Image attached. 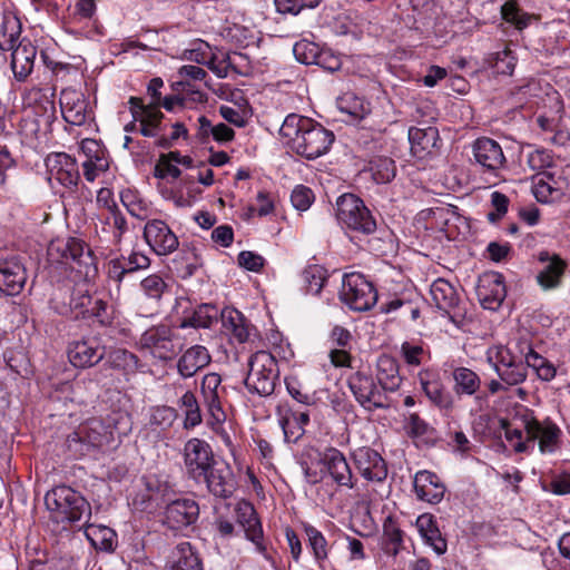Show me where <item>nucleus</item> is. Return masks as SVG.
Segmentation results:
<instances>
[{
  "label": "nucleus",
  "instance_id": "1",
  "mask_svg": "<svg viewBox=\"0 0 570 570\" xmlns=\"http://www.w3.org/2000/svg\"><path fill=\"white\" fill-rule=\"evenodd\" d=\"M279 134L289 139L293 151L308 160L326 154L335 138L333 131L321 124L296 114L285 118Z\"/></svg>",
  "mask_w": 570,
  "mask_h": 570
},
{
  "label": "nucleus",
  "instance_id": "2",
  "mask_svg": "<svg viewBox=\"0 0 570 570\" xmlns=\"http://www.w3.org/2000/svg\"><path fill=\"white\" fill-rule=\"evenodd\" d=\"M45 504L57 522L87 524L91 518V505L77 490L68 485H57L45 495Z\"/></svg>",
  "mask_w": 570,
  "mask_h": 570
},
{
  "label": "nucleus",
  "instance_id": "3",
  "mask_svg": "<svg viewBox=\"0 0 570 570\" xmlns=\"http://www.w3.org/2000/svg\"><path fill=\"white\" fill-rule=\"evenodd\" d=\"M518 420L522 423L525 442L513 444L517 453H530L535 444L542 454L553 453L559 449L561 430L551 419L540 421L532 411L525 410Z\"/></svg>",
  "mask_w": 570,
  "mask_h": 570
},
{
  "label": "nucleus",
  "instance_id": "4",
  "mask_svg": "<svg viewBox=\"0 0 570 570\" xmlns=\"http://www.w3.org/2000/svg\"><path fill=\"white\" fill-rule=\"evenodd\" d=\"M279 376L276 358L266 351L254 353L248 361V373L244 381L249 393L269 396Z\"/></svg>",
  "mask_w": 570,
  "mask_h": 570
},
{
  "label": "nucleus",
  "instance_id": "5",
  "mask_svg": "<svg viewBox=\"0 0 570 570\" xmlns=\"http://www.w3.org/2000/svg\"><path fill=\"white\" fill-rule=\"evenodd\" d=\"M336 217L347 228L371 235L376 230V220L363 200L353 194H344L336 202Z\"/></svg>",
  "mask_w": 570,
  "mask_h": 570
},
{
  "label": "nucleus",
  "instance_id": "6",
  "mask_svg": "<svg viewBox=\"0 0 570 570\" xmlns=\"http://www.w3.org/2000/svg\"><path fill=\"white\" fill-rule=\"evenodd\" d=\"M340 297L351 309L366 312L377 302V292L363 274L352 272L343 276Z\"/></svg>",
  "mask_w": 570,
  "mask_h": 570
},
{
  "label": "nucleus",
  "instance_id": "7",
  "mask_svg": "<svg viewBox=\"0 0 570 570\" xmlns=\"http://www.w3.org/2000/svg\"><path fill=\"white\" fill-rule=\"evenodd\" d=\"M347 385L357 403L370 412L392 406V399L387 392L383 391L371 375L355 372L350 375Z\"/></svg>",
  "mask_w": 570,
  "mask_h": 570
},
{
  "label": "nucleus",
  "instance_id": "8",
  "mask_svg": "<svg viewBox=\"0 0 570 570\" xmlns=\"http://www.w3.org/2000/svg\"><path fill=\"white\" fill-rule=\"evenodd\" d=\"M487 361L507 386L519 385L527 380L528 371L523 360L502 345L490 347Z\"/></svg>",
  "mask_w": 570,
  "mask_h": 570
},
{
  "label": "nucleus",
  "instance_id": "9",
  "mask_svg": "<svg viewBox=\"0 0 570 570\" xmlns=\"http://www.w3.org/2000/svg\"><path fill=\"white\" fill-rule=\"evenodd\" d=\"M48 256L52 262L69 264L75 263L79 267L95 266V257L90 247L80 238L66 237L50 242Z\"/></svg>",
  "mask_w": 570,
  "mask_h": 570
},
{
  "label": "nucleus",
  "instance_id": "10",
  "mask_svg": "<svg viewBox=\"0 0 570 570\" xmlns=\"http://www.w3.org/2000/svg\"><path fill=\"white\" fill-rule=\"evenodd\" d=\"M183 458L186 475L196 483H200L208 469L217 461L210 444L198 438L189 439L185 443Z\"/></svg>",
  "mask_w": 570,
  "mask_h": 570
},
{
  "label": "nucleus",
  "instance_id": "11",
  "mask_svg": "<svg viewBox=\"0 0 570 570\" xmlns=\"http://www.w3.org/2000/svg\"><path fill=\"white\" fill-rule=\"evenodd\" d=\"M175 333L167 325H158L145 331L140 338V348L160 361L171 360L176 353Z\"/></svg>",
  "mask_w": 570,
  "mask_h": 570
},
{
  "label": "nucleus",
  "instance_id": "12",
  "mask_svg": "<svg viewBox=\"0 0 570 570\" xmlns=\"http://www.w3.org/2000/svg\"><path fill=\"white\" fill-rule=\"evenodd\" d=\"M108 441L107 428L99 420H91L67 436L66 444L70 452L85 454L90 448H99Z\"/></svg>",
  "mask_w": 570,
  "mask_h": 570
},
{
  "label": "nucleus",
  "instance_id": "13",
  "mask_svg": "<svg viewBox=\"0 0 570 570\" xmlns=\"http://www.w3.org/2000/svg\"><path fill=\"white\" fill-rule=\"evenodd\" d=\"M49 180L56 179L66 188L75 189L80 180L77 160L66 153H52L45 160Z\"/></svg>",
  "mask_w": 570,
  "mask_h": 570
},
{
  "label": "nucleus",
  "instance_id": "14",
  "mask_svg": "<svg viewBox=\"0 0 570 570\" xmlns=\"http://www.w3.org/2000/svg\"><path fill=\"white\" fill-rule=\"evenodd\" d=\"M199 505L191 498L169 500L165 508L164 523L173 530H183L196 523Z\"/></svg>",
  "mask_w": 570,
  "mask_h": 570
},
{
  "label": "nucleus",
  "instance_id": "15",
  "mask_svg": "<svg viewBox=\"0 0 570 570\" xmlns=\"http://www.w3.org/2000/svg\"><path fill=\"white\" fill-rule=\"evenodd\" d=\"M106 355V347L96 336L72 341L68 345L70 363L80 368L98 364Z\"/></svg>",
  "mask_w": 570,
  "mask_h": 570
},
{
  "label": "nucleus",
  "instance_id": "16",
  "mask_svg": "<svg viewBox=\"0 0 570 570\" xmlns=\"http://www.w3.org/2000/svg\"><path fill=\"white\" fill-rule=\"evenodd\" d=\"M207 475L200 481L207 487V490L215 497L227 499L236 490V480L232 466L225 461H216L208 469Z\"/></svg>",
  "mask_w": 570,
  "mask_h": 570
},
{
  "label": "nucleus",
  "instance_id": "17",
  "mask_svg": "<svg viewBox=\"0 0 570 570\" xmlns=\"http://www.w3.org/2000/svg\"><path fill=\"white\" fill-rule=\"evenodd\" d=\"M473 157L484 171L498 177V171L505 166L507 159L499 142L481 137L472 145Z\"/></svg>",
  "mask_w": 570,
  "mask_h": 570
},
{
  "label": "nucleus",
  "instance_id": "18",
  "mask_svg": "<svg viewBox=\"0 0 570 570\" xmlns=\"http://www.w3.org/2000/svg\"><path fill=\"white\" fill-rule=\"evenodd\" d=\"M144 237L147 244L157 255H168L179 246L178 237L169 226L160 219L147 222L144 228Z\"/></svg>",
  "mask_w": 570,
  "mask_h": 570
},
{
  "label": "nucleus",
  "instance_id": "19",
  "mask_svg": "<svg viewBox=\"0 0 570 570\" xmlns=\"http://www.w3.org/2000/svg\"><path fill=\"white\" fill-rule=\"evenodd\" d=\"M24 264L19 257L0 261V293L7 296L19 295L27 282Z\"/></svg>",
  "mask_w": 570,
  "mask_h": 570
},
{
  "label": "nucleus",
  "instance_id": "20",
  "mask_svg": "<svg viewBox=\"0 0 570 570\" xmlns=\"http://www.w3.org/2000/svg\"><path fill=\"white\" fill-rule=\"evenodd\" d=\"M8 48H4L3 42L0 41V48L3 50H12L11 53V69L14 78L18 81H24L32 72L35 59L37 56V48L29 40H22L14 47L13 35H10Z\"/></svg>",
  "mask_w": 570,
  "mask_h": 570
},
{
  "label": "nucleus",
  "instance_id": "21",
  "mask_svg": "<svg viewBox=\"0 0 570 570\" xmlns=\"http://www.w3.org/2000/svg\"><path fill=\"white\" fill-rule=\"evenodd\" d=\"M507 295L503 276L499 273H485L479 278L476 296L483 308L497 311Z\"/></svg>",
  "mask_w": 570,
  "mask_h": 570
},
{
  "label": "nucleus",
  "instance_id": "22",
  "mask_svg": "<svg viewBox=\"0 0 570 570\" xmlns=\"http://www.w3.org/2000/svg\"><path fill=\"white\" fill-rule=\"evenodd\" d=\"M320 463L324 468L325 475L340 487L354 488L353 473L344 454L335 449L328 448L320 455Z\"/></svg>",
  "mask_w": 570,
  "mask_h": 570
},
{
  "label": "nucleus",
  "instance_id": "23",
  "mask_svg": "<svg viewBox=\"0 0 570 570\" xmlns=\"http://www.w3.org/2000/svg\"><path fill=\"white\" fill-rule=\"evenodd\" d=\"M356 468L361 475L375 482H382L387 476V466L379 452L370 448L358 449L354 453Z\"/></svg>",
  "mask_w": 570,
  "mask_h": 570
},
{
  "label": "nucleus",
  "instance_id": "24",
  "mask_svg": "<svg viewBox=\"0 0 570 570\" xmlns=\"http://www.w3.org/2000/svg\"><path fill=\"white\" fill-rule=\"evenodd\" d=\"M421 389L429 401L441 410L453 406L452 397L446 392L438 373L429 370L421 371L417 375Z\"/></svg>",
  "mask_w": 570,
  "mask_h": 570
},
{
  "label": "nucleus",
  "instance_id": "25",
  "mask_svg": "<svg viewBox=\"0 0 570 570\" xmlns=\"http://www.w3.org/2000/svg\"><path fill=\"white\" fill-rule=\"evenodd\" d=\"M413 485L417 499L431 504L441 502L445 493V485L440 478L428 470L415 474Z\"/></svg>",
  "mask_w": 570,
  "mask_h": 570
},
{
  "label": "nucleus",
  "instance_id": "26",
  "mask_svg": "<svg viewBox=\"0 0 570 570\" xmlns=\"http://www.w3.org/2000/svg\"><path fill=\"white\" fill-rule=\"evenodd\" d=\"M212 361L208 350L203 345H194L187 348L177 362V371L184 379L196 375Z\"/></svg>",
  "mask_w": 570,
  "mask_h": 570
},
{
  "label": "nucleus",
  "instance_id": "27",
  "mask_svg": "<svg viewBox=\"0 0 570 570\" xmlns=\"http://www.w3.org/2000/svg\"><path fill=\"white\" fill-rule=\"evenodd\" d=\"M409 141L413 156L423 159L438 148L439 130L435 127H411L409 129Z\"/></svg>",
  "mask_w": 570,
  "mask_h": 570
},
{
  "label": "nucleus",
  "instance_id": "28",
  "mask_svg": "<svg viewBox=\"0 0 570 570\" xmlns=\"http://www.w3.org/2000/svg\"><path fill=\"white\" fill-rule=\"evenodd\" d=\"M376 381L383 391L393 393L402 384L397 361L390 355H381L377 360Z\"/></svg>",
  "mask_w": 570,
  "mask_h": 570
},
{
  "label": "nucleus",
  "instance_id": "29",
  "mask_svg": "<svg viewBox=\"0 0 570 570\" xmlns=\"http://www.w3.org/2000/svg\"><path fill=\"white\" fill-rule=\"evenodd\" d=\"M308 412H296L292 409H285L284 412L281 413L279 419L285 441L288 443L297 442L304 435V426L308 424Z\"/></svg>",
  "mask_w": 570,
  "mask_h": 570
},
{
  "label": "nucleus",
  "instance_id": "30",
  "mask_svg": "<svg viewBox=\"0 0 570 570\" xmlns=\"http://www.w3.org/2000/svg\"><path fill=\"white\" fill-rule=\"evenodd\" d=\"M166 570H204L199 556L189 542H181L171 551Z\"/></svg>",
  "mask_w": 570,
  "mask_h": 570
},
{
  "label": "nucleus",
  "instance_id": "31",
  "mask_svg": "<svg viewBox=\"0 0 570 570\" xmlns=\"http://www.w3.org/2000/svg\"><path fill=\"white\" fill-rule=\"evenodd\" d=\"M415 525L426 544L431 546L438 554L445 553L448 549L446 540L442 537L432 514H421L416 519Z\"/></svg>",
  "mask_w": 570,
  "mask_h": 570
},
{
  "label": "nucleus",
  "instance_id": "32",
  "mask_svg": "<svg viewBox=\"0 0 570 570\" xmlns=\"http://www.w3.org/2000/svg\"><path fill=\"white\" fill-rule=\"evenodd\" d=\"M238 522L243 527L246 538L255 543L259 551H264L262 524L252 504L245 503L239 507Z\"/></svg>",
  "mask_w": 570,
  "mask_h": 570
},
{
  "label": "nucleus",
  "instance_id": "33",
  "mask_svg": "<svg viewBox=\"0 0 570 570\" xmlns=\"http://www.w3.org/2000/svg\"><path fill=\"white\" fill-rule=\"evenodd\" d=\"M223 327L238 343H245L249 338V324L245 316L233 307H225L220 311Z\"/></svg>",
  "mask_w": 570,
  "mask_h": 570
},
{
  "label": "nucleus",
  "instance_id": "34",
  "mask_svg": "<svg viewBox=\"0 0 570 570\" xmlns=\"http://www.w3.org/2000/svg\"><path fill=\"white\" fill-rule=\"evenodd\" d=\"M62 116L67 122L81 125L86 120V101L76 91H62L60 96Z\"/></svg>",
  "mask_w": 570,
  "mask_h": 570
},
{
  "label": "nucleus",
  "instance_id": "35",
  "mask_svg": "<svg viewBox=\"0 0 570 570\" xmlns=\"http://www.w3.org/2000/svg\"><path fill=\"white\" fill-rule=\"evenodd\" d=\"M430 294L435 306L446 314L459 304V296L455 288L443 278H439L432 283Z\"/></svg>",
  "mask_w": 570,
  "mask_h": 570
},
{
  "label": "nucleus",
  "instance_id": "36",
  "mask_svg": "<svg viewBox=\"0 0 570 570\" xmlns=\"http://www.w3.org/2000/svg\"><path fill=\"white\" fill-rule=\"evenodd\" d=\"M453 391L458 396H473L481 389L480 376L471 368L459 366L452 371Z\"/></svg>",
  "mask_w": 570,
  "mask_h": 570
},
{
  "label": "nucleus",
  "instance_id": "37",
  "mask_svg": "<svg viewBox=\"0 0 570 570\" xmlns=\"http://www.w3.org/2000/svg\"><path fill=\"white\" fill-rule=\"evenodd\" d=\"M177 274L181 278H189L202 267L203 261L193 244H183L180 253L174 259Z\"/></svg>",
  "mask_w": 570,
  "mask_h": 570
},
{
  "label": "nucleus",
  "instance_id": "38",
  "mask_svg": "<svg viewBox=\"0 0 570 570\" xmlns=\"http://www.w3.org/2000/svg\"><path fill=\"white\" fill-rule=\"evenodd\" d=\"M337 107L355 120H361L371 112L370 101L352 91L344 92L337 99Z\"/></svg>",
  "mask_w": 570,
  "mask_h": 570
},
{
  "label": "nucleus",
  "instance_id": "39",
  "mask_svg": "<svg viewBox=\"0 0 570 570\" xmlns=\"http://www.w3.org/2000/svg\"><path fill=\"white\" fill-rule=\"evenodd\" d=\"M220 311L213 304H200L190 316H186L181 327H203L208 328L218 321Z\"/></svg>",
  "mask_w": 570,
  "mask_h": 570
},
{
  "label": "nucleus",
  "instance_id": "40",
  "mask_svg": "<svg viewBox=\"0 0 570 570\" xmlns=\"http://www.w3.org/2000/svg\"><path fill=\"white\" fill-rule=\"evenodd\" d=\"M382 548L386 554L393 557L403 548V531L391 515L383 523Z\"/></svg>",
  "mask_w": 570,
  "mask_h": 570
},
{
  "label": "nucleus",
  "instance_id": "41",
  "mask_svg": "<svg viewBox=\"0 0 570 570\" xmlns=\"http://www.w3.org/2000/svg\"><path fill=\"white\" fill-rule=\"evenodd\" d=\"M567 264L558 255H553L546 267L537 275L538 284L543 289H552L559 286Z\"/></svg>",
  "mask_w": 570,
  "mask_h": 570
},
{
  "label": "nucleus",
  "instance_id": "42",
  "mask_svg": "<svg viewBox=\"0 0 570 570\" xmlns=\"http://www.w3.org/2000/svg\"><path fill=\"white\" fill-rule=\"evenodd\" d=\"M150 259L146 255L132 252L127 258L117 259L112 262V273L118 282H120L126 274L134 273L139 269L148 268Z\"/></svg>",
  "mask_w": 570,
  "mask_h": 570
},
{
  "label": "nucleus",
  "instance_id": "43",
  "mask_svg": "<svg viewBox=\"0 0 570 570\" xmlns=\"http://www.w3.org/2000/svg\"><path fill=\"white\" fill-rule=\"evenodd\" d=\"M178 73L181 80L177 82V85L181 86L184 91L190 92L195 101H204L206 99L205 94L195 89L189 80H203L207 76V72L198 66L186 65L179 69Z\"/></svg>",
  "mask_w": 570,
  "mask_h": 570
},
{
  "label": "nucleus",
  "instance_id": "44",
  "mask_svg": "<svg viewBox=\"0 0 570 570\" xmlns=\"http://www.w3.org/2000/svg\"><path fill=\"white\" fill-rule=\"evenodd\" d=\"M368 168L377 184L390 183L396 174L395 161L390 157H373L368 163Z\"/></svg>",
  "mask_w": 570,
  "mask_h": 570
},
{
  "label": "nucleus",
  "instance_id": "45",
  "mask_svg": "<svg viewBox=\"0 0 570 570\" xmlns=\"http://www.w3.org/2000/svg\"><path fill=\"white\" fill-rule=\"evenodd\" d=\"M303 529L316 561L322 562L327 559L328 546L323 533L308 523H303Z\"/></svg>",
  "mask_w": 570,
  "mask_h": 570
},
{
  "label": "nucleus",
  "instance_id": "46",
  "mask_svg": "<svg viewBox=\"0 0 570 570\" xmlns=\"http://www.w3.org/2000/svg\"><path fill=\"white\" fill-rule=\"evenodd\" d=\"M86 537L97 549L109 551L112 550L115 532L107 527H95L86 524Z\"/></svg>",
  "mask_w": 570,
  "mask_h": 570
},
{
  "label": "nucleus",
  "instance_id": "47",
  "mask_svg": "<svg viewBox=\"0 0 570 570\" xmlns=\"http://www.w3.org/2000/svg\"><path fill=\"white\" fill-rule=\"evenodd\" d=\"M501 16L503 20L514 24L518 29L527 28L532 19V16L524 13L520 10L514 0H509L501 7Z\"/></svg>",
  "mask_w": 570,
  "mask_h": 570
},
{
  "label": "nucleus",
  "instance_id": "48",
  "mask_svg": "<svg viewBox=\"0 0 570 570\" xmlns=\"http://www.w3.org/2000/svg\"><path fill=\"white\" fill-rule=\"evenodd\" d=\"M181 405L185 407V429H193L202 423L200 409L197 399L193 392H186L180 399Z\"/></svg>",
  "mask_w": 570,
  "mask_h": 570
},
{
  "label": "nucleus",
  "instance_id": "49",
  "mask_svg": "<svg viewBox=\"0 0 570 570\" xmlns=\"http://www.w3.org/2000/svg\"><path fill=\"white\" fill-rule=\"evenodd\" d=\"M303 279L306 283V289L312 294H320L326 282L325 272L322 267L314 265L304 269Z\"/></svg>",
  "mask_w": 570,
  "mask_h": 570
},
{
  "label": "nucleus",
  "instance_id": "50",
  "mask_svg": "<svg viewBox=\"0 0 570 570\" xmlns=\"http://www.w3.org/2000/svg\"><path fill=\"white\" fill-rule=\"evenodd\" d=\"M140 288L148 298L159 302L167 284L159 275L153 274L141 281Z\"/></svg>",
  "mask_w": 570,
  "mask_h": 570
},
{
  "label": "nucleus",
  "instance_id": "51",
  "mask_svg": "<svg viewBox=\"0 0 570 570\" xmlns=\"http://www.w3.org/2000/svg\"><path fill=\"white\" fill-rule=\"evenodd\" d=\"M321 0H275L277 12L282 14H298L303 9H313L320 4Z\"/></svg>",
  "mask_w": 570,
  "mask_h": 570
},
{
  "label": "nucleus",
  "instance_id": "52",
  "mask_svg": "<svg viewBox=\"0 0 570 570\" xmlns=\"http://www.w3.org/2000/svg\"><path fill=\"white\" fill-rule=\"evenodd\" d=\"M108 361L114 367L124 370L137 368L139 363L138 357L125 348H116L111 351L108 356Z\"/></svg>",
  "mask_w": 570,
  "mask_h": 570
},
{
  "label": "nucleus",
  "instance_id": "53",
  "mask_svg": "<svg viewBox=\"0 0 570 570\" xmlns=\"http://www.w3.org/2000/svg\"><path fill=\"white\" fill-rule=\"evenodd\" d=\"M406 432L411 438H429L434 429L420 417L417 413H411L407 417Z\"/></svg>",
  "mask_w": 570,
  "mask_h": 570
},
{
  "label": "nucleus",
  "instance_id": "54",
  "mask_svg": "<svg viewBox=\"0 0 570 570\" xmlns=\"http://www.w3.org/2000/svg\"><path fill=\"white\" fill-rule=\"evenodd\" d=\"M95 297L91 296L87 291H76L72 294L71 301H70V307L72 312L75 313L76 318H87L88 312L91 308L92 302Z\"/></svg>",
  "mask_w": 570,
  "mask_h": 570
},
{
  "label": "nucleus",
  "instance_id": "55",
  "mask_svg": "<svg viewBox=\"0 0 570 570\" xmlns=\"http://www.w3.org/2000/svg\"><path fill=\"white\" fill-rule=\"evenodd\" d=\"M121 203L127 208L129 214L138 219L147 218V206L144 200L137 198V196L130 191L126 190L121 193Z\"/></svg>",
  "mask_w": 570,
  "mask_h": 570
},
{
  "label": "nucleus",
  "instance_id": "56",
  "mask_svg": "<svg viewBox=\"0 0 570 570\" xmlns=\"http://www.w3.org/2000/svg\"><path fill=\"white\" fill-rule=\"evenodd\" d=\"M293 52L296 60L304 65H315L318 56L317 47L306 41L296 42Z\"/></svg>",
  "mask_w": 570,
  "mask_h": 570
},
{
  "label": "nucleus",
  "instance_id": "57",
  "mask_svg": "<svg viewBox=\"0 0 570 570\" xmlns=\"http://www.w3.org/2000/svg\"><path fill=\"white\" fill-rule=\"evenodd\" d=\"M87 318H94L97 323L106 326L111 323V313L108 303L101 298L95 297Z\"/></svg>",
  "mask_w": 570,
  "mask_h": 570
},
{
  "label": "nucleus",
  "instance_id": "58",
  "mask_svg": "<svg viewBox=\"0 0 570 570\" xmlns=\"http://www.w3.org/2000/svg\"><path fill=\"white\" fill-rule=\"evenodd\" d=\"M527 165L531 170L540 171L552 165V157L548 150L535 149L528 153Z\"/></svg>",
  "mask_w": 570,
  "mask_h": 570
},
{
  "label": "nucleus",
  "instance_id": "59",
  "mask_svg": "<svg viewBox=\"0 0 570 570\" xmlns=\"http://www.w3.org/2000/svg\"><path fill=\"white\" fill-rule=\"evenodd\" d=\"M314 200V194L311 188L298 185L291 195L293 206L298 210H306Z\"/></svg>",
  "mask_w": 570,
  "mask_h": 570
},
{
  "label": "nucleus",
  "instance_id": "60",
  "mask_svg": "<svg viewBox=\"0 0 570 570\" xmlns=\"http://www.w3.org/2000/svg\"><path fill=\"white\" fill-rule=\"evenodd\" d=\"M146 487L150 492V498L159 495L166 504L169 500H171L170 493L173 492V489L168 482H163L155 478H148L146 481Z\"/></svg>",
  "mask_w": 570,
  "mask_h": 570
},
{
  "label": "nucleus",
  "instance_id": "61",
  "mask_svg": "<svg viewBox=\"0 0 570 570\" xmlns=\"http://www.w3.org/2000/svg\"><path fill=\"white\" fill-rule=\"evenodd\" d=\"M222 379L217 373H208L203 377L202 381V394L203 399L218 397V389L220 386Z\"/></svg>",
  "mask_w": 570,
  "mask_h": 570
},
{
  "label": "nucleus",
  "instance_id": "62",
  "mask_svg": "<svg viewBox=\"0 0 570 570\" xmlns=\"http://www.w3.org/2000/svg\"><path fill=\"white\" fill-rule=\"evenodd\" d=\"M237 259L239 266L252 272H259L265 262L261 255L249 250L240 252Z\"/></svg>",
  "mask_w": 570,
  "mask_h": 570
},
{
  "label": "nucleus",
  "instance_id": "63",
  "mask_svg": "<svg viewBox=\"0 0 570 570\" xmlns=\"http://www.w3.org/2000/svg\"><path fill=\"white\" fill-rule=\"evenodd\" d=\"M401 353L409 365L419 366L422 363L424 350L420 345H413L409 342H404L401 345Z\"/></svg>",
  "mask_w": 570,
  "mask_h": 570
},
{
  "label": "nucleus",
  "instance_id": "64",
  "mask_svg": "<svg viewBox=\"0 0 570 570\" xmlns=\"http://www.w3.org/2000/svg\"><path fill=\"white\" fill-rule=\"evenodd\" d=\"M158 108L159 106H156L155 104L147 105V107L139 114L137 120H139L140 124H148L154 128H159L164 114Z\"/></svg>",
  "mask_w": 570,
  "mask_h": 570
}]
</instances>
